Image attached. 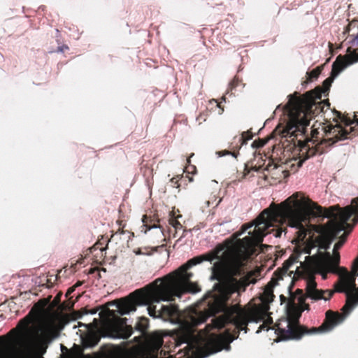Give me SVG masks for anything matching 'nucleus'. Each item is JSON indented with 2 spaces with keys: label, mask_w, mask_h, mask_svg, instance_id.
I'll return each instance as SVG.
<instances>
[{
  "label": "nucleus",
  "mask_w": 358,
  "mask_h": 358,
  "mask_svg": "<svg viewBox=\"0 0 358 358\" xmlns=\"http://www.w3.org/2000/svg\"><path fill=\"white\" fill-rule=\"evenodd\" d=\"M306 253H308V254H310V250L307 251V252H306Z\"/></svg>",
  "instance_id": "c85d7f7f"
},
{
  "label": "nucleus",
  "mask_w": 358,
  "mask_h": 358,
  "mask_svg": "<svg viewBox=\"0 0 358 358\" xmlns=\"http://www.w3.org/2000/svg\"><path fill=\"white\" fill-rule=\"evenodd\" d=\"M148 327V319L145 317H141L138 320V321L136 322L135 325V329L140 332L141 334V336H136L134 337V341L138 343H141L142 336H146V329Z\"/></svg>",
  "instance_id": "ddd939ff"
},
{
  "label": "nucleus",
  "mask_w": 358,
  "mask_h": 358,
  "mask_svg": "<svg viewBox=\"0 0 358 358\" xmlns=\"http://www.w3.org/2000/svg\"><path fill=\"white\" fill-rule=\"evenodd\" d=\"M358 271V256L354 260L352 265V272L354 273H357Z\"/></svg>",
  "instance_id": "dca6fc26"
},
{
  "label": "nucleus",
  "mask_w": 358,
  "mask_h": 358,
  "mask_svg": "<svg viewBox=\"0 0 358 358\" xmlns=\"http://www.w3.org/2000/svg\"><path fill=\"white\" fill-rule=\"evenodd\" d=\"M159 227H157V225L154 224L152 225V227H149V229H156V228H159Z\"/></svg>",
  "instance_id": "4be33fe9"
},
{
  "label": "nucleus",
  "mask_w": 358,
  "mask_h": 358,
  "mask_svg": "<svg viewBox=\"0 0 358 358\" xmlns=\"http://www.w3.org/2000/svg\"><path fill=\"white\" fill-rule=\"evenodd\" d=\"M288 97L287 103L282 108L278 105L274 112L275 114L280 112L286 115V127L280 131L283 138L297 136L296 133L303 135L306 131V127L310 123L301 101L292 94H289Z\"/></svg>",
  "instance_id": "39448f33"
},
{
  "label": "nucleus",
  "mask_w": 358,
  "mask_h": 358,
  "mask_svg": "<svg viewBox=\"0 0 358 358\" xmlns=\"http://www.w3.org/2000/svg\"><path fill=\"white\" fill-rule=\"evenodd\" d=\"M355 215V222L358 213L351 203L344 208L332 206L329 210H324L322 207L308 198L296 192L276 206L274 204L271 208L264 209L252 222L242 226V230L236 234V237L243 234L248 229L254 227L253 231H249L248 236L240 240L241 247L246 252H249L255 246L259 245L266 235L273 233L275 238L281 236L283 231L269 228L276 227L282 220L287 221L288 226L296 229L299 239H303L307 234V229L303 225L309 216L322 217L330 220L324 229L323 239L319 243L317 253L313 255L315 260L321 250L327 251L338 234L345 230V225L350 227L347 222Z\"/></svg>",
  "instance_id": "f03ea898"
},
{
  "label": "nucleus",
  "mask_w": 358,
  "mask_h": 358,
  "mask_svg": "<svg viewBox=\"0 0 358 358\" xmlns=\"http://www.w3.org/2000/svg\"><path fill=\"white\" fill-rule=\"evenodd\" d=\"M220 157L224 156L226 155H232L234 157H236V154L234 152H231L229 151H224V152H218Z\"/></svg>",
  "instance_id": "f3484780"
},
{
  "label": "nucleus",
  "mask_w": 358,
  "mask_h": 358,
  "mask_svg": "<svg viewBox=\"0 0 358 358\" xmlns=\"http://www.w3.org/2000/svg\"><path fill=\"white\" fill-rule=\"evenodd\" d=\"M345 55H338L332 64L331 76L327 78L324 85L326 90H329L334 80L347 67L358 62V52L357 50L348 48Z\"/></svg>",
  "instance_id": "1a4fd4ad"
},
{
  "label": "nucleus",
  "mask_w": 358,
  "mask_h": 358,
  "mask_svg": "<svg viewBox=\"0 0 358 358\" xmlns=\"http://www.w3.org/2000/svg\"><path fill=\"white\" fill-rule=\"evenodd\" d=\"M273 296V294H272V293H268V299H266V301H267L268 302H271V301H273V299H272Z\"/></svg>",
  "instance_id": "aec40b11"
},
{
  "label": "nucleus",
  "mask_w": 358,
  "mask_h": 358,
  "mask_svg": "<svg viewBox=\"0 0 358 358\" xmlns=\"http://www.w3.org/2000/svg\"><path fill=\"white\" fill-rule=\"evenodd\" d=\"M69 49L67 45H62L57 48V52H63L64 50Z\"/></svg>",
  "instance_id": "6ab92c4d"
},
{
  "label": "nucleus",
  "mask_w": 358,
  "mask_h": 358,
  "mask_svg": "<svg viewBox=\"0 0 358 358\" xmlns=\"http://www.w3.org/2000/svg\"><path fill=\"white\" fill-rule=\"evenodd\" d=\"M62 329L54 318L48 317L33 330L25 329L20 337L7 341L0 336V358H37L34 352L44 354Z\"/></svg>",
  "instance_id": "7ed1b4c3"
},
{
  "label": "nucleus",
  "mask_w": 358,
  "mask_h": 358,
  "mask_svg": "<svg viewBox=\"0 0 358 358\" xmlns=\"http://www.w3.org/2000/svg\"><path fill=\"white\" fill-rule=\"evenodd\" d=\"M355 273H350L345 270L343 273L340 275L341 285L336 289L338 292L345 293L347 296L346 303L341 309L343 311L342 315L346 317L355 307L358 305L357 296L352 294V292L355 289Z\"/></svg>",
  "instance_id": "6e6552de"
},
{
  "label": "nucleus",
  "mask_w": 358,
  "mask_h": 358,
  "mask_svg": "<svg viewBox=\"0 0 358 358\" xmlns=\"http://www.w3.org/2000/svg\"><path fill=\"white\" fill-rule=\"evenodd\" d=\"M346 234H343L339 241H338L334 246L333 255H331L329 252H324V253H319L318 266L322 269L330 268V262H332L334 264L338 265L340 262V255L338 252L344 242L345 241Z\"/></svg>",
  "instance_id": "9d476101"
},
{
  "label": "nucleus",
  "mask_w": 358,
  "mask_h": 358,
  "mask_svg": "<svg viewBox=\"0 0 358 358\" xmlns=\"http://www.w3.org/2000/svg\"><path fill=\"white\" fill-rule=\"evenodd\" d=\"M346 317L338 313L327 311L326 321L318 328L307 329L298 324H292L290 320L286 319L281 321L278 325V331L280 340H299L303 334H314L317 333H326L332 331L336 326L341 324Z\"/></svg>",
  "instance_id": "423d86ee"
},
{
  "label": "nucleus",
  "mask_w": 358,
  "mask_h": 358,
  "mask_svg": "<svg viewBox=\"0 0 358 358\" xmlns=\"http://www.w3.org/2000/svg\"><path fill=\"white\" fill-rule=\"evenodd\" d=\"M91 315H94L96 313V310H91L90 313Z\"/></svg>",
  "instance_id": "b1692460"
},
{
  "label": "nucleus",
  "mask_w": 358,
  "mask_h": 358,
  "mask_svg": "<svg viewBox=\"0 0 358 358\" xmlns=\"http://www.w3.org/2000/svg\"><path fill=\"white\" fill-rule=\"evenodd\" d=\"M354 127H350V130L344 129L341 127L333 128L330 133L333 135L332 137H329L324 141V143L328 145H332L338 141H343L347 139L348 136L354 131Z\"/></svg>",
  "instance_id": "f8f14e48"
},
{
  "label": "nucleus",
  "mask_w": 358,
  "mask_h": 358,
  "mask_svg": "<svg viewBox=\"0 0 358 358\" xmlns=\"http://www.w3.org/2000/svg\"><path fill=\"white\" fill-rule=\"evenodd\" d=\"M217 246L215 252L188 260L174 272L137 289L129 299L117 303V312L127 315L136 306H146L148 315L178 325V345L185 344L187 353H201V358L229 351L234 338L210 333L231 323L247 333L248 323H259L267 316L268 307L244 310L240 306H229L230 296L245 292L250 282L243 275V262L235 255L224 261Z\"/></svg>",
  "instance_id": "f257e3e1"
},
{
  "label": "nucleus",
  "mask_w": 358,
  "mask_h": 358,
  "mask_svg": "<svg viewBox=\"0 0 358 358\" xmlns=\"http://www.w3.org/2000/svg\"><path fill=\"white\" fill-rule=\"evenodd\" d=\"M357 299H358V297H357Z\"/></svg>",
  "instance_id": "7c9ffc66"
},
{
  "label": "nucleus",
  "mask_w": 358,
  "mask_h": 358,
  "mask_svg": "<svg viewBox=\"0 0 358 358\" xmlns=\"http://www.w3.org/2000/svg\"><path fill=\"white\" fill-rule=\"evenodd\" d=\"M81 285V282H78L76 283V286L78 287V286H80Z\"/></svg>",
  "instance_id": "bb28decb"
},
{
  "label": "nucleus",
  "mask_w": 358,
  "mask_h": 358,
  "mask_svg": "<svg viewBox=\"0 0 358 358\" xmlns=\"http://www.w3.org/2000/svg\"><path fill=\"white\" fill-rule=\"evenodd\" d=\"M171 224L176 229H180L182 227L181 224L177 220H173Z\"/></svg>",
  "instance_id": "a211bd4d"
},
{
  "label": "nucleus",
  "mask_w": 358,
  "mask_h": 358,
  "mask_svg": "<svg viewBox=\"0 0 358 358\" xmlns=\"http://www.w3.org/2000/svg\"><path fill=\"white\" fill-rule=\"evenodd\" d=\"M222 100L225 101V97L224 96L222 97Z\"/></svg>",
  "instance_id": "c756f323"
},
{
  "label": "nucleus",
  "mask_w": 358,
  "mask_h": 358,
  "mask_svg": "<svg viewBox=\"0 0 358 358\" xmlns=\"http://www.w3.org/2000/svg\"><path fill=\"white\" fill-rule=\"evenodd\" d=\"M320 73V70L315 69L308 74L309 76V78L310 80H312V79H316L319 76Z\"/></svg>",
  "instance_id": "2eb2a0df"
},
{
  "label": "nucleus",
  "mask_w": 358,
  "mask_h": 358,
  "mask_svg": "<svg viewBox=\"0 0 358 358\" xmlns=\"http://www.w3.org/2000/svg\"><path fill=\"white\" fill-rule=\"evenodd\" d=\"M221 201H222V199H220V200L216 203L215 206V207L217 206L220 204V203L221 202Z\"/></svg>",
  "instance_id": "393cba45"
},
{
  "label": "nucleus",
  "mask_w": 358,
  "mask_h": 358,
  "mask_svg": "<svg viewBox=\"0 0 358 358\" xmlns=\"http://www.w3.org/2000/svg\"><path fill=\"white\" fill-rule=\"evenodd\" d=\"M126 318H114L112 320L100 321L94 319L93 323L85 325L91 327L89 334L84 341L85 348H92L100 341L101 337L113 339H127L133 333L131 326L127 324Z\"/></svg>",
  "instance_id": "20e7f679"
},
{
  "label": "nucleus",
  "mask_w": 358,
  "mask_h": 358,
  "mask_svg": "<svg viewBox=\"0 0 358 358\" xmlns=\"http://www.w3.org/2000/svg\"><path fill=\"white\" fill-rule=\"evenodd\" d=\"M287 292L289 294L288 299L282 294L280 296L281 304H285V310L288 315H299V316H300L301 312L305 310L303 306L306 296L303 293L302 290L299 289H296V292L293 293L292 292L291 285L288 287ZM306 293L307 296L312 299H323L328 301L331 297L334 292H329L328 290H318L316 288L315 282L314 281H309L307 283Z\"/></svg>",
  "instance_id": "0eeeda50"
},
{
  "label": "nucleus",
  "mask_w": 358,
  "mask_h": 358,
  "mask_svg": "<svg viewBox=\"0 0 358 358\" xmlns=\"http://www.w3.org/2000/svg\"><path fill=\"white\" fill-rule=\"evenodd\" d=\"M318 258H319V255H317V260L315 261V266L317 267V268L318 270L320 271V273H321V275L322 276V278L323 279H325L327 278V273H329V272H334L335 271V268L338 266V265H336V264H334L332 262H330V269L331 270H327V269H322L319 266H318Z\"/></svg>",
  "instance_id": "4468645a"
},
{
  "label": "nucleus",
  "mask_w": 358,
  "mask_h": 358,
  "mask_svg": "<svg viewBox=\"0 0 358 358\" xmlns=\"http://www.w3.org/2000/svg\"><path fill=\"white\" fill-rule=\"evenodd\" d=\"M298 145L300 148L301 157L303 158V160L299 162V166H301L305 160L315 155L319 152L318 149L315 147L314 143L310 140L306 142L299 140Z\"/></svg>",
  "instance_id": "9b49d317"
},
{
  "label": "nucleus",
  "mask_w": 358,
  "mask_h": 358,
  "mask_svg": "<svg viewBox=\"0 0 358 358\" xmlns=\"http://www.w3.org/2000/svg\"><path fill=\"white\" fill-rule=\"evenodd\" d=\"M210 204H211V201H206L204 203L205 207H206V208H208L210 206Z\"/></svg>",
  "instance_id": "412c9836"
},
{
  "label": "nucleus",
  "mask_w": 358,
  "mask_h": 358,
  "mask_svg": "<svg viewBox=\"0 0 358 358\" xmlns=\"http://www.w3.org/2000/svg\"><path fill=\"white\" fill-rule=\"evenodd\" d=\"M355 122H356V124L358 125V118L356 119L355 121L352 122L350 124H354Z\"/></svg>",
  "instance_id": "5701e85b"
},
{
  "label": "nucleus",
  "mask_w": 358,
  "mask_h": 358,
  "mask_svg": "<svg viewBox=\"0 0 358 358\" xmlns=\"http://www.w3.org/2000/svg\"><path fill=\"white\" fill-rule=\"evenodd\" d=\"M187 163H190V160L189 159H187Z\"/></svg>",
  "instance_id": "cd10ccee"
},
{
  "label": "nucleus",
  "mask_w": 358,
  "mask_h": 358,
  "mask_svg": "<svg viewBox=\"0 0 358 358\" xmlns=\"http://www.w3.org/2000/svg\"><path fill=\"white\" fill-rule=\"evenodd\" d=\"M135 253L136 255H142L143 254L140 250L135 252Z\"/></svg>",
  "instance_id": "a878e982"
}]
</instances>
